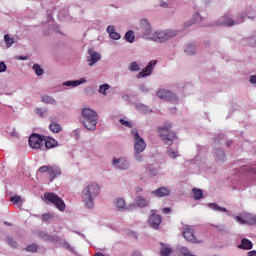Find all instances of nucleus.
I'll return each instance as SVG.
<instances>
[{
    "mask_svg": "<svg viewBox=\"0 0 256 256\" xmlns=\"http://www.w3.org/2000/svg\"><path fill=\"white\" fill-rule=\"evenodd\" d=\"M236 221L241 225H245V223L251 224V214H246L244 216H237Z\"/></svg>",
    "mask_w": 256,
    "mask_h": 256,
    "instance_id": "nucleus-21",
    "label": "nucleus"
},
{
    "mask_svg": "<svg viewBox=\"0 0 256 256\" xmlns=\"http://www.w3.org/2000/svg\"><path fill=\"white\" fill-rule=\"evenodd\" d=\"M45 136H41L39 134H32L29 137L28 143L32 149H41L43 145H45Z\"/></svg>",
    "mask_w": 256,
    "mask_h": 256,
    "instance_id": "nucleus-8",
    "label": "nucleus"
},
{
    "mask_svg": "<svg viewBox=\"0 0 256 256\" xmlns=\"http://www.w3.org/2000/svg\"><path fill=\"white\" fill-rule=\"evenodd\" d=\"M171 194V191L165 187L158 188L152 192L155 197H167Z\"/></svg>",
    "mask_w": 256,
    "mask_h": 256,
    "instance_id": "nucleus-14",
    "label": "nucleus"
},
{
    "mask_svg": "<svg viewBox=\"0 0 256 256\" xmlns=\"http://www.w3.org/2000/svg\"><path fill=\"white\" fill-rule=\"evenodd\" d=\"M216 155H217L218 159H224L225 152H223V150L219 149L216 151ZM219 155H220V157H219Z\"/></svg>",
    "mask_w": 256,
    "mask_h": 256,
    "instance_id": "nucleus-44",
    "label": "nucleus"
},
{
    "mask_svg": "<svg viewBox=\"0 0 256 256\" xmlns=\"http://www.w3.org/2000/svg\"><path fill=\"white\" fill-rule=\"evenodd\" d=\"M159 99H164L165 101H177V96L173 92L165 89H160L157 92Z\"/></svg>",
    "mask_w": 256,
    "mask_h": 256,
    "instance_id": "nucleus-10",
    "label": "nucleus"
},
{
    "mask_svg": "<svg viewBox=\"0 0 256 256\" xmlns=\"http://www.w3.org/2000/svg\"><path fill=\"white\" fill-rule=\"evenodd\" d=\"M139 64L137 62H132L129 66V71H139Z\"/></svg>",
    "mask_w": 256,
    "mask_h": 256,
    "instance_id": "nucleus-37",
    "label": "nucleus"
},
{
    "mask_svg": "<svg viewBox=\"0 0 256 256\" xmlns=\"http://www.w3.org/2000/svg\"><path fill=\"white\" fill-rule=\"evenodd\" d=\"M11 203H13V205H19V207H21L23 201L21 200L20 196H13L10 198Z\"/></svg>",
    "mask_w": 256,
    "mask_h": 256,
    "instance_id": "nucleus-29",
    "label": "nucleus"
},
{
    "mask_svg": "<svg viewBox=\"0 0 256 256\" xmlns=\"http://www.w3.org/2000/svg\"><path fill=\"white\" fill-rule=\"evenodd\" d=\"M101 193V188L96 183H90L82 190V201L88 209H93L97 195Z\"/></svg>",
    "mask_w": 256,
    "mask_h": 256,
    "instance_id": "nucleus-2",
    "label": "nucleus"
},
{
    "mask_svg": "<svg viewBox=\"0 0 256 256\" xmlns=\"http://www.w3.org/2000/svg\"><path fill=\"white\" fill-rule=\"evenodd\" d=\"M4 42L6 43V47H11V45H13V43H15V40L13 38H11V36H9V34H6L4 36Z\"/></svg>",
    "mask_w": 256,
    "mask_h": 256,
    "instance_id": "nucleus-30",
    "label": "nucleus"
},
{
    "mask_svg": "<svg viewBox=\"0 0 256 256\" xmlns=\"http://www.w3.org/2000/svg\"><path fill=\"white\" fill-rule=\"evenodd\" d=\"M113 165H116L118 169H128L129 162L125 158H119L113 160Z\"/></svg>",
    "mask_w": 256,
    "mask_h": 256,
    "instance_id": "nucleus-15",
    "label": "nucleus"
},
{
    "mask_svg": "<svg viewBox=\"0 0 256 256\" xmlns=\"http://www.w3.org/2000/svg\"><path fill=\"white\" fill-rule=\"evenodd\" d=\"M238 249H242L244 251H251L253 249V242L247 238H243L241 240V244L238 246Z\"/></svg>",
    "mask_w": 256,
    "mask_h": 256,
    "instance_id": "nucleus-13",
    "label": "nucleus"
},
{
    "mask_svg": "<svg viewBox=\"0 0 256 256\" xmlns=\"http://www.w3.org/2000/svg\"><path fill=\"white\" fill-rule=\"evenodd\" d=\"M94 256H105L103 253H101V252H96L95 254H94Z\"/></svg>",
    "mask_w": 256,
    "mask_h": 256,
    "instance_id": "nucleus-54",
    "label": "nucleus"
},
{
    "mask_svg": "<svg viewBox=\"0 0 256 256\" xmlns=\"http://www.w3.org/2000/svg\"><path fill=\"white\" fill-rule=\"evenodd\" d=\"M124 39L128 43H134L135 42V32H133V30H129L128 32H126Z\"/></svg>",
    "mask_w": 256,
    "mask_h": 256,
    "instance_id": "nucleus-24",
    "label": "nucleus"
},
{
    "mask_svg": "<svg viewBox=\"0 0 256 256\" xmlns=\"http://www.w3.org/2000/svg\"><path fill=\"white\" fill-rule=\"evenodd\" d=\"M44 111H43V109H41V108H36L35 109V114L36 115H39V117H43V115H44Z\"/></svg>",
    "mask_w": 256,
    "mask_h": 256,
    "instance_id": "nucleus-45",
    "label": "nucleus"
},
{
    "mask_svg": "<svg viewBox=\"0 0 256 256\" xmlns=\"http://www.w3.org/2000/svg\"><path fill=\"white\" fill-rule=\"evenodd\" d=\"M109 87V84L100 85L99 93H101L102 95H106V92L109 91Z\"/></svg>",
    "mask_w": 256,
    "mask_h": 256,
    "instance_id": "nucleus-33",
    "label": "nucleus"
},
{
    "mask_svg": "<svg viewBox=\"0 0 256 256\" xmlns=\"http://www.w3.org/2000/svg\"><path fill=\"white\" fill-rule=\"evenodd\" d=\"M33 70L35 71L36 75H38V77L41 76V75H43V73H45V71L43 70V68H41V66L38 65V64H34V65H33Z\"/></svg>",
    "mask_w": 256,
    "mask_h": 256,
    "instance_id": "nucleus-31",
    "label": "nucleus"
},
{
    "mask_svg": "<svg viewBox=\"0 0 256 256\" xmlns=\"http://www.w3.org/2000/svg\"><path fill=\"white\" fill-rule=\"evenodd\" d=\"M157 65V60H151L146 68H144L138 75L137 79H141V77H147L153 73V67Z\"/></svg>",
    "mask_w": 256,
    "mask_h": 256,
    "instance_id": "nucleus-12",
    "label": "nucleus"
},
{
    "mask_svg": "<svg viewBox=\"0 0 256 256\" xmlns=\"http://www.w3.org/2000/svg\"><path fill=\"white\" fill-rule=\"evenodd\" d=\"M161 223H163V217L157 214V210L152 209L148 217V225L152 227V229H159V225H161Z\"/></svg>",
    "mask_w": 256,
    "mask_h": 256,
    "instance_id": "nucleus-7",
    "label": "nucleus"
},
{
    "mask_svg": "<svg viewBox=\"0 0 256 256\" xmlns=\"http://www.w3.org/2000/svg\"><path fill=\"white\" fill-rule=\"evenodd\" d=\"M190 25L188 22L185 23V27H190Z\"/></svg>",
    "mask_w": 256,
    "mask_h": 256,
    "instance_id": "nucleus-55",
    "label": "nucleus"
},
{
    "mask_svg": "<svg viewBox=\"0 0 256 256\" xmlns=\"http://www.w3.org/2000/svg\"><path fill=\"white\" fill-rule=\"evenodd\" d=\"M7 71V65L5 62H0V73H5Z\"/></svg>",
    "mask_w": 256,
    "mask_h": 256,
    "instance_id": "nucleus-43",
    "label": "nucleus"
},
{
    "mask_svg": "<svg viewBox=\"0 0 256 256\" xmlns=\"http://www.w3.org/2000/svg\"><path fill=\"white\" fill-rule=\"evenodd\" d=\"M248 256H256V251L255 250L249 251Z\"/></svg>",
    "mask_w": 256,
    "mask_h": 256,
    "instance_id": "nucleus-51",
    "label": "nucleus"
},
{
    "mask_svg": "<svg viewBox=\"0 0 256 256\" xmlns=\"http://www.w3.org/2000/svg\"><path fill=\"white\" fill-rule=\"evenodd\" d=\"M44 201L47 203V205L52 203V205H54L58 211H65V201H63V198L59 197L53 192H45Z\"/></svg>",
    "mask_w": 256,
    "mask_h": 256,
    "instance_id": "nucleus-5",
    "label": "nucleus"
},
{
    "mask_svg": "<svg viewBox=\"0 0 256 256\" xmlns=\"http://www.w3.org/2000/svg\"><path fill=\"white\" fill-rule=\"evenodd\" d=\"M49 120L51 121L49 125V129L52 133H60V131L63 129L60 124H57L53 121V117H50Z\"/></svg>",
    "mask_w": 256,
    "mask_h": 256,
    "instance_id": "nucleus-20",
    "label": "nucleus"
},
{
    "mask_svg": "<svg viewBox=\"0 0 256 256\" xmlns=\"http://www.w3.org/2000/svg\"><path fill=\"white\" fill-rule=\"evenodd\" d=\"M224 25H226L227 27H233V25H235V21L231 18H226L224 21Z\"/></svg>",
    "mask_w": 256,
    "mask_h": 256,
    "instance_id": "nucleus-39",
    "label": "nucleus"
},
{
    "mask_svg": "<svg viewBox=\"0 0 256 256\" xmlns=\"http://www.w3.org/2000/svg\"><path fill=\"white\" fill-rule=\"evenodd\" d=\"M38 235H39L40 239H44V241H49L50 243H53L55 241V237L49 235L46 232L41 231L38 233Z\"/></svg>",
    "mask_w": 256,
    "mask_h": 256,
    "instance_id": "nucleus-23",
    "label": "nucleus"
},
{
    "mask_svg": "<svg viewBox=\"0 0 256 256\" xmlns=\"http://www.w3.org/2000/svg\"><path fill=\"white\" fill-rule=\"evenodd\" d=\"M82 117H83V125L89 131H95L97 129V120L99 116L95 110H91L90 108L82 109Z\"/></svg>",
    "mask_w": 256,
    "mask_h": 256,
    "instance_id": "nucleus-3",
    "label": "nucleus"
},
{
    "mask_svg": "<svg viewBox=\"0 0 256 256\" xmlns=\"http://www.w3.org/2000/svg\"><path fill=\"white\" fill-rule=\"evenodd\" d=\"M162 213H164V215H169V213H171V208H163Z\"/></svg>",
    "mask_w": 256,
    "mask_h": 256,
    "instance_id": "nucleus-49",
    "label": "nucleus"
},
{
    "mask_svg": "<svg viewBox=\"0 0 256 256\" xmlns=\"http://www.w3.org/2000/svg\"><path fill=\"white\" fill-rule=\"evenodd\" d=\"M135 191H136V193H141V191H143V188H141V187H136V188H135Z\"/></svg>",
    "mask_w": 256,
    "mask_h": 256,
    "instance_id": "nucleus-53",
    "label": "nucleus"
},
{
    "mask_svg": "<svg viewBox=\"0 0 256 256\" xmlns=\"http://www.w3.org/2000/svg\"><path fill=\"white\" fill-rule=\"evenodd\" d=\"M88 57H87V61L89 63V67H93V65H95V63H97L98 61H101V54H99L98 52H95V50L93 49H89L88 50Z\"/></svg>",
    "mask_w": 256,
    "mask_h": 256,
    "instance_id": "nucleus-11",
    "label": "nucleus"
},
{
    "mask_svg": "<svg viewBox=\"0 0 256 256\" xmlns=\"http://www.w3.org/2000/svg\"><path fill=\"white\" fill-rule=\"evenodd\" d=\"M37 249H39L37 244H31L26 247V251H29L30 253H36Z\"/></svg>",
    "mask_w": 256,
    "mask_h": 256,
    "instance_id": "nucleus-35",
    "label": "nucleus"
},
{
    "mask_svg": "<svg viewBox=\"0 0 256 256\" xmlns=\"http://www.w3.org/2000/svg\"><path fill=\"white\" fill-rule=\"evenodd\" d=\"M140 31L144 39H150L156 43H164V41H169L173 37H177V30H166V31H151V25L147 19L140 20Z\"/></svg>",
    "mask_w": 256,
    "mask_h": 256,
    "instance_id": "nucleus-1",
    "label": "nucleus"
},
{
    "mask_svg": "<svg viewBox=\"0 0 256 256\" xmlns=\"http://www.w3.org/2000/svg\"><path fill=\"white\" fill-rule=\"evenodd\" d=\"M116 207L118 209H124L125 208V200H123V198H118L116 200Z\"/></svg>",
    "mask_w": 256,
    "mask_h": 256,
    "instance_id": "nucleus-34",
    "label": "nucleus"
},
{
    "mask_svg": "<svg viewBox=\"0 0 256 256\" xmlns=\"http://www.w3.org/2000/svg\"><path fill=\"white\" fill-rule=\"evenodd\" d=\"M110 38L114 39V41H118V39H121V34L114 31L112 34H110Z\"/></svg>",
    "mask_w": 256,
    "mask_h": 256,
    "instance_id": "nucleus-41",
    "label": "nucleus"
},
{
    "mask_svg": "<svg viewBox=\"0 0 256 256\" xmlns=\"http://www.w3.org/2000/svg\"><path fill=\"white\" fill-rule=\"evenodd\" d=\"M5 225H11V224H9L8 222H5Z\"/></svg>",
    "mask_w": 256,
    "mask_h": 256,
    "instance_id": "nucleus-56",
    "label": "nucleus"
},
{
    "mask_svg": "<svg viewBox=\"0 0 256 256\" xmlns=\"http://www.w3.org/2000/svg\"><path fill=\"white\" fill-rule=\"evenodd\" d=\"M6 241L8 243V245H10V247H17V242H15V240H13V238L11 237H6Z\"/></svg>",
    "mask_w": 256,
    "mask_h": 256,
    "instance_id": "nucleus-40",
    "label": "nucleus"
},
{
    "mask_svg": "<svg viewBox=\"0 0 256 256\" xmlns=\"http://www.w3.org/2000/svg\"><path fill=\"white\" fill-rule=\"evenodd\" d=\"M160 245H162V247L160 249V255L161 256H169L173 253V249H171V247H167L163 243H160Z\"/></svg>",
    "mask_w": 256,
    "mask_h": 256,
    "instance_id": "nucleus-22",
    "label": "nucleus"
},
{
    "mask_svg": "<svg viewBox=\"0 0 256 256\" xmlns=\"http://www.w3.org/2000/svg\"><path fill=\"white\" fill-rule=\"evenodd\" d=\"M209 207H210V209H213L214 211H221L222 213H227L226 208L221 207L218 204L210 203Z\"/></svg>",
    "mask_w": 256,
    "mask_h": 256,
    "instance_id": "nucleus-28",
    "label": "nucleus"
},
{
    "mask_svg": "<svg viewBox=\"0 0 256 256\" xmlns=\"http://www.w3.org/2000/svg\"><path fill=\"white\" fill-rule=\"evenodd\" d=\"M107 33H109V35H111L112 33H115V26L113 25L108 26Z\"/></svg>",
    "mask_w": 256,
    "mask_h": 256,
    "instance_id": "nucleus-47",
    "label": "nucleus"
},
{
    "mask_svg": "<svg viewBox=\"0 0 256 256\" xmlns=\"http://www.w3.org/2000/svg\"><path fill=\"white\" fill-rule=\"evenodd\" d=\"M160 7H168V5L166 4V2H164L163 0L160 1Z\"/></svg>",
    "mask_w": 256,
    "mask_h": 256,
    "instance_id": "nucleus-52",
    "label": "nucleus"
},
{
    "mask_svg": "<svg viewBox=\"0 0 256 256\" xmlns=\"http://www.w3.org/2000/svg\"><path fill=\"white\" fill-rule=\"evenodd\" d=\"M16 59H18V61H27V59H29V56H16Z\"/></svg>",
    "mask_w": 256,
    "mask_h": 256,
    "instance_id": "nucleus-48",
    "label": "nucleus"
},
{
    "mask_svg": "<svg viewBox=\"0 0 256 256\" xmlns=\"http://www.w3.org/2000/svg\"><path fill=\"white\" fill-rule=\"evenodd\" d=\"M51 219H53V214L46 213L41 216L42 221L47 222V221H51Z\"/></svg>",
    "mask_w": 256,
    "mask_h": 256,
    "instance_id": "nucleus-38",
    "label": "nucleus"
},
{
    "mask_svg": "<svg viewBox=\"0 0 256 256\" xmlns=\"http://www.w3.org/2000/svg\"><path fill=\"white\" fill-rule=\"evenodd\" d=\"M87 80L85 78H80L79 80H74V81H66L64 85L66 87H79V85H83V83H86Z\"/></svg>",
    "mask_w": 256,
    "mask_h": 256,
    "instance_id": "nucleus-18",
    "label": "nucleus"
},
{
    "mask_svg": "<svg viewBox=\"0 0 256 256\" xmlns=\"http://www.w3.org/2000/svg\"><path fill=\"white\" fill-rule=\"evenodd\" d=\"M173 124L167 122L164 126L159 128L160 137L165 145H173V141L177 139V134L171 131Z\"/></svg>",
    "mask_w": 256,
    "mask_h": 256,
    "instance_id": "nucleus-4",
    "label": "nucleus"
},
{
    "mask_svg": "<svg viewBox=\"0 0 256 256\" xmlns=\"http://www.w3.org/2000/svg\"><path fill=\"white\" fill-rule=\"evenodd\" d=\"M185 53L186 55H195V53H197V48L194 44H189L185 48Z\"/></svg>",
    "mask_w": 256,
    "mask_h": 256,
    "instance_id": "nucleus-26",
    "label": "nucleus"
},
{
    "mask_svg": "<svg viewBox=\"0 0 256 256\" xmlns=\"http://www.w3.org/2000/svg\"><path fill=\"white\" fill-rule=\"evenodd\" d=\"M44 145L46 149H53L57 147V142L52 137L44 136Z\"/></svg>",
    "mask_w": 256,
    "mask_h": 256,
    "instance_id": "nucleus-17",
    "label": "nucleus"
},
{
    "mask_svg": "<svg viewBox=\"0 0 256 256\" xmlns=\"http://www.w3.org/2000/svg\"><path fill=\"white\" fill-rule=\"evenodd\" d=\"M136 203L138 207H147L149 205V201L141 196L136 197Z\"/></svg>",
    "mask_w": 256,
    "mask_h": 256,
    "instance_id": "nucleus-25",
    "label": "nucleus"
},
{
    "mask_svg": "<svg viewBox=\"0 0 256 256\" xmlns=\"http://www.w3.org/2000/svg\"><path fill=\"white\" fill-rule=\"evenodd\" d=\"M192 193H193L194 199H196V201H199V199L203 198V190H201V189L193 188Z\"/></svg>",
    "mask_w": 256,
    "mask_h": 256,
    "instance_id": "nucleus-27",
    "label": "nucleus"
},
{
    "mask_svg": "<svg viewBox=\"0 0 256 256\" xmlns=\"http://www.w3.org/2000/svg\"><path fill=\"white\" fill-rule=\"evenodd\" d=\"M41 102L45 103L46 105H57V101L54 99V97L47 94L41 96Z\"/></svg>",
    "mask_w": 256,
    "mask_h": 256,
    "instance_id": "nucleus-19",
    "label": "nucleus"
},
{
    "mask_svg": "<svg viewBox=\"0 0 256 256\" xmlns=\"http://www.w3.org/2000/svg\"><path fill=\"white\" fill-rule=\"evenodd\" d=\"M120 123H121L122 125H125V127H129L130 129H131V127H133V124H131V122L126 121V120H124V119H120Z\"/></svg>",
    "mask_w": 256,
    "mask_h": 256,
    "instance_id": "nucleus-42",
    "label": "nucleus"
},
{
    "mask_svg": "<svg viewBox=\"0 0 256 256\" xmlns=\"http://www.w3.org/2000/svg\"><path fill=\"white\" fill-rule=\"evenodd\" d=\"M167 155H168V157H170L171 159H177V157H179L178 152L175 151V150H172L171 148L168 149Z\"/></svg>",
    "mask_w": 256,
    "mask_h": 256,
    "instance_id": "nucleus-32",
    "label": "nucleus"
},
{
    "mask_svg": "<svg viewBox=\"0 0 256 256\" xmlns=\"http://www.w3.org/2000/svg\"><path fill=\"white\" fill-rule=\"evenodd\" d=\"M131 135L134 138V151L135 153H143L145 149H147V144L145 143V140L141 138L139 135V131L137 129H133L131 131Z\"/></svg>",
    "mask_w": 256,
    "mask_h": 256,
    "instance_id": "nucleus-6",
    "label": "nucleus"
},
{
    "mask_svg": "<svg viewBox=\"0 0 256 256\" xmlns=\"http://www.w3.org/2000/svg\"><path fill=\"white\" fill-rule=\"evenodd\" d=\"M50 181H53V179H56V177H59L61 175V168L58 166H50V172L48 173Z\"/></svg>",
    "mask_w": 256,
    "mask_h": 256,
    "instance_id": "nucleus-16",
    "label": "nucleus"
},
{
    "mask_svg": "<svg viewBox=\"0 0 256 256\" xmlns=\"http://www.w3.org/2000/svg\"><path fill=\"white\" fill-rule=\"evenodd\" d=\"M182 235L184 239H186V241H190V243H203L202 240H197V238L195 237V230L191 226H184Z\"/></svg>",
    "mask_w": 256,
    "mask_h": 256,
    "instance_id": "nucleus-9",
    "label": "nucleus"
},
{
    "mask_svg": "<svg viewBox=\"0 0 256 256\" xmlns=\"http://www.w3.org/2000/svg\"><path fill=\"white\" fill-rule=\"evenodd\" d=\"M50 170H51V166L44 165V166H41L38 171H39V173H48L49 174Z\"/></svg>",
    "mask_w": 256,
    "mask_h": 256,
    "instance_id": "nucleus-36",
    "label": "nucleus"
},
{
    "mask_svg": "<svg viewBox=\"0 0 256 256\" xmlns=\"http://www.w3.org/2000/svg\"><path fill=\"white\" fill-rule=\"evenodd\" d=\"M136 161H138L139 163H141V161H143V156H141V153H136L134 155Z\"/></svg>",
    "mask_w": 256,
    "mask_h": 256,
    "instance_id": "nucleus-46",
    "label": "nucleus"
},
{
    "mask_svg": "<svg viewBox=\"0 0 256 256\" xmlns=\"http://www.w3.org/2000/svg\"><path fill=\"white\" fill-rule=\"evenodd\" d=\"M250 83H252L253 85H256V75L250 76Z\"/></svg>",
    "mask_w": 256,
    "mask_h": 256,
    "instance_id": "nucleus-50",
    "label": "nucleus"
}]
</instances>
